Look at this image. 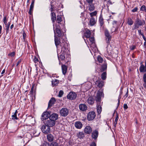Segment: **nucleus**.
Returning <instances> with one entry per match:
<instances>
[{"label":"nucleus","mask_w":146,"mask_h":146,"mask_svg":"<svg viewBox=\"0 0 146 146\" xmlns=\"http://www.w3.org/2000/svg\"><path fill=\"white\" fill-rule=\"evenodd\" d=\"M76 96L77 94L75 92H71L67 95V98L69 100H73L75 99Z\"/></svg>","instance_id":"obj_8"},{"label":"nucleus","mask_w":146,"mask_h":146,"mask_svg":"<svg viewBox=\"0 0 146 146\" xmlns=\"http://www.w3.org/2000/svg\"><path fill=\"white\" fill-rule=\"evenodd\" d=\"M84 131L86 134H89L92 132V129L90 126H88L85 128Z\"/></svg>","instance_id":"obj_13"},{"label":"nucleus","mask_w":146,"mask_h":146,"mask_svg":"<svg viewBox=\"0 0 146 146\" xmlns=\"http://www.w3.org/2000/svg\"><path fill=\"white\" fill-rule=\"evenodd\" d=\"M89 41L91 42L90 45L92 44H93L94 43V38L93 37H92L90 38H89Z\"/></svg>","instance_id":"obj_37"},{"label":"nucleus","mask_w":146,"mask_h":146,"mask_svg":"<svg viewBox=\"0 0 146 146\" xmlns=\"http://www.w3.org/2000/svg\"><path fill=\"white\" fill-rule=\"evenodd\" d=\"M76 136L80 139L83 138L84 136V134L82 132H79L77 134Z\"/></svg>","instance_id":"obj_27"},{"label":"nucleus","mask_w":146,"mask_h":146,"mask_svg":"<svg viewBox=\"0 0 146 146\" xmlns=\"http://www.w3.org/2000/svg\"><path fill=\"white\" fill-rule=\"evenodd\" d=\"M56 100L54 98H52L49 100L48 106V108H50L55 103Z\"/></svg>","instance_id":"obj_10"},{"label":"nucleus","mask_w":146,"mask_h":146,"mask_svg":"<svg viewBox=\"0 0 146 146\" xmlns=\"http://www.w3.org/2000/svg\"><path fill=\"white\" fill-rule=\"evenodd\" d=\"M107 64L105 62L104 64L102 66V71H104L107 69Z\"/></svg>","instance_id":"obj_32"},{"label":"nucleus","mask_w":146,"mask_h":146,"mask_svg":"<svg viewBox=\"0 0 146 146\" xmlns=\"http://www.w3.org/2000/svg\"><path fill=\"white\" fill-rule=\"evenodd\" d=\"M62 21V20L61 17L60 16L58 15L57 16L56 22L58 24H60Z\"/></svg>","instance_id":"obj_31"},{"label":"nucleus","mask_w":146,"mask_h":146,"mask_svg":"<svg viewBox=\"0 0 146 146\" xmlns=\"http://www.w3.org/2000/svg\"><path fill=\"white\" fill-rule=\"evenodd\" d=\"M137 24L139 25H142L145 24V21L144 20H141L138 19L137 21Z\"/></svg>","instance_id":"obj_25"},{"label":"nucleus","mask_w":146,"mask_h":146,"mask_svg":"<svg viewBox=\"0 0 146 146\" xmlns=\"http://www.w3.org/2000/svg\"><path fill=\"white\" fill-rule=\"evenodd\" d=\"M79 107L80 110L82 111H85L87 109V106L85 104H80Z\"/></svg>","instance_id":"obj_12"},{"label":"nucleus","mask_w":146,"mask_h":146,"mask_svg":"<svg viewBox=\"0 0 146 146\" xmlns=\"http://www.w3.org/2000/svg\"><path fill=\"white\" fill-rule=\"evenodd\" d=\"M104 34L105 36V39L106 43H107V45H108L110 42L111 36L110 34L108 31L107 29H105V30Z\"/></svg>","instance_id":"obj_2"},{"label":"nucleus","mask_w":146,"mask_h":146,"mask_svg":"<svg viewBox=\"0 0 146 146\" xmlns=\"http://www.w3.org/2000/svg\"><path fill=\"white\" fill-rule=\"evenodd\" d=\"M133 22L132 20V19L130 18H129L127 19V23L129 25H131L133 24Z\"/></svg>","instance_id":"obj_30"},{"label":"nucleus","mask_w":146,"mask_h":146,"mask_svg":"<svg viewBox=\"0 0 146 146\" xmlns=\"http://www.w3.org/2000/svg\"><path fill=\"white\" fill-rule=\"evenodd\" d=\"M128 106L127 104H124L123 105V108L125 110H126L128 108Z\"/></svg>","instance_id":"obj_55"},{"label":"nucleus","mask_w":146,"mask_h":146,"mask_svg":"<svg viewBox=\"0 0 146 146\" xmlns=\"http://www.w3.org/2000/svg\"><path fill=\"white\" fill-rule=\"evenodd\" d=\"M35 0H32V2L30 6L29 10V14L31 15L32 13V11L34 6Z\"/></svg>","instance_id":"obj_15"},{"label":"nucleus","mask_w":146,"mask_h":146,"mask_svg":"<svg viewBox=\"0 0 146 146\" xmlns=\"http://www.w3.org/2000/svg\"><path fill=\"white\" fill-rule=\"evenodd\" d=\"M87 1L89 4L92 3L93 0H86Z\"/></svg>","instance_id":"obj_58"},{"label":"nucleus","mask_w":146,"mask_h":146,"mask_svg":"<svg viewBox=\"0 0 146 146\" xmlns=\"http://www.w3.org/2000/svg\"><path fill=\"white\" fill-rule=\"evenodd\" d=\"M62 72L64 75L66 72L67 70V67L65 65H62Z\"/></svg>","instance_id":"obj_22"},{"label":"nucleus","mask_w":146,"mask_h":146,"mask_svg":"<svg viewBox=\"0 0 146 146\" xmlns=\"http://www.w3.org/2000/svg\"><path fill=\"white\" fill-rule=\"evenodd\" d=\"M97 60L100 63H102L103 61V58L100 56H98Z\"/></svg>","instance_id":"obj_36"},{"label":"nucleus","mask_w":146,"mask_h":146,"mask_svg":"<svg viewBox=\"0 0 146 146\" xmlns=\"http://www.w3.org/2000/svg\"><path fill=\"white\" fill-rule=\"evenodd\" d=\"M99 22L100 27H102L104 24V22L103 18L102 16H100V17Z\"/></svg>","instance_id":"obj_28"},{"label":"nucleus","mask_w":146,"mask_h":146,"mask_svg":"<svg viewBox=\"0 0 146 146\" xmlns=\"http://www.w3.org/2000/svg\"><path fill=\"white\" fill-rule=\"evenodd\" d=\"M138 32L139 33V34L141 35H143V34L141 33V30H138Z\"/></svg>","instance_id":"obj_63"},{"label":"nucleus","mask_w":146,"mask_h":146,"mask_svg":"<svg viewBox=\"0 0 146 146\" xmlns=\"http://www.w3.org/2000/svg\"><path fill=\"white\" fill-rule=\"evenodd\" d=\"M67 44V43L64 40H62L61 42L60 46L62 47H66V45Z\"/></svg>","instance_id":"obj_29"},{"label":"nucleus","mask_w":146,"mask_h":146,"mask_svg":"<svg viewBox=\"0 0 146 146\" xmlns=\"http://www.w3.org/2000/svg\"><path fill=\"white\" fill-rule=\"evenodd\" d=\"M65 54H60V56H58V58L59 62H60V60H64L65 58L64 56Z\"/></svg>","instance_id":"obj_24"},{"label":"nucleus","mask_w":146,"mask_h":146,"mask_svg":"<svg viewBox=\"0 0 146 146\" xmlns=\"http://www.w3.org/2000/svg\"><path fill=\"white\" fill-rule=\"evenodd\" d=\"M58 115L56 113H53L51 115H49V118L51 119L52 120L56 121L58 118Z\"/></svg>","instance_id":"obj_9"},{"label":"nucleus","mask_w":146,"mask_h":146,"mask_svg":"<svg viewBox=\"0 0 146 146\" xmlns=\"http://www.w3.org/2000/svg\"><path fill=\"white\" fill-rule=\"evenodd\" d=\"M101 78L103 80H105L106 78V72H104L101 75Z\"/></svg>","instance_id":"obj_35"},{"label":"nucleus","mask_w":146,"mask_h":146,"mask_svg":"<svg viewBox=\"0 0 146 146\" xmlns=\"http://www.w3.org/2000/svg\"><path fill=\"white\" fill-rule=\"evenodd\" d=\"M7 21V18L6 17H4L3 18V21Z\"/></svg>","instance_id":"obj_64"},{"label":"nucleus","mask_w":146,"mask_h":146,"mask_svg":"<svg viewBox=\"0 0 146 146\" xmlns=\"http://www.w3.org/2000/svg\"><path fill=\"white\" fill-rule=\"evenodd\" d=\"M117 21H113L112 24L113 25V26L116 27L117 26Z\"/></svg>","instance_id":"obj_52"},{"label":"nucleus","mask_w":146,"mask_h":146,"mask_svg":"<svg viewBox=\"0 0 146 146\" xmlns=\"http://www.w3.org/2000/svg\"><path fill=\"white\" fill-rule=\"evenodd\" d=\"M142 37L144 39V40L145 41V42H146V38L144 35L143 34L142 35Z\"/></svg>","instance_id":"obj_62"},{"label":"nucleus","mask_w":146,"mask_h":146,"mask_svg":"<svg viewBox=\"0 0 146 146\" xmlns=\"http://www.w3.org/2000/svg\"><path fill=\"white\" fill-rule=\"evenodd\" d=\"M43 146H49V145L47 143H44L43 144Z\"/></svg>","instance_id":"obj_60"},{"label":"nucleus","mask_w":146,"mask_h":146,"mask_svg":"<svg viewBox=\"0 0 146 146\" xmlns=\"http://www.w3.org/2000/svg\"><path fill=\"white\" fill-rule=\"evenodd\" d=\"M135 48V46L133 45L130 47V49L131 50H133Z\"/></svg>","instance_id":"obj_54"},{"label":"nucleus","mask_w":146,"mask_h":146,"mask_svg":"<svg viewBox=\"0 0 146 146\" xmlns=\"http://www.w3.org/2000/svg\"><path fill=\"white\" fill-rule=\"evenodd\" d=\"M94 99L92 97H89L87 100V102L89 104L92 105L94 102Z\"/></svg>","instance_id":"obj_17"},{"label":"nucleus","mask_w":146,"mask_h":146,"mask_svg":"<svg viewBox=\"0 0 146 146\" xmlns=\"http://www.w3.org/2000/svg\"><path fill=\"white\" fill-rule=\"evenodd\" d=\"M63 94V92L62 90H60L58 96L60 97H62Z\"/></svg>","instance_id":"obj_44"},{"label":"nucleus","mask_w":146,"mask_h":146,"mask_svg":"<svg viewBox=\"0 0 146 146\" xmlns=\"http://www.w3.org/2000/svg\"><path fill=\"white\" fill-rule=\"evenodd\" d=\"M117 28L116 27L113 26L111 29V32L112 33L113 32H116Z\"/></svg>","instance_id":"obj_38"},{"label":"nucleus","mask_w":146,"mask_h":146,"mask_svg":"<svg viewBox=\"0 0 146 146\" xmlns=\"http://www.w3.org/2000/svg\"><path fill=\"white\" fill-rule=\"evenodd\" d=\"M66 47L61 48V53L65 54L66 52Z\"/></svg>","instance_id":"obj_39"},{"label":"nucleus","mask_w":146,"mask_h":146,"mask_svg":"<svg viewBox=\"0 0 146 146\" xmlns=\"http://www.w3.org/2000/svg\"><path fill=\"white\" fill-rule=\"evenodd\" d=\"M56 29H60V25H56Z\"/></svg>","instance_id":"obj_57"},{"label":"nucleus","mask_w":146,"mask_h":146,"mask_svg":"<svg viewBox=\"0 0 146 146\" xmlns=\"http://www.w3.org/2000/svg\"><path fill=\"white\" fill-rule=\"evenodd\" d=\"M44 124L49 127H52L56 124V122L49 118L44 121Z\"/></svg>","instance_id":"obj_4"},{"label":"nucleus","mask_w":146,"mask_h":146,"mask_svg":"<svg viewBox=\"0 0 146 146\" xmlns=\"http://www.w3.org/2000/svg\"><path fill=\"white\" fill-rule=\"evenodd\" d=\"M94 9V7L93 4L90 5L89 8V10L90 11H92Z\"/></svg>","instance_id":"obj_40"},{"label":"nucleus","mask_w":146,"mask_h":146,"mask_svg":"<svg viewBox=\"0 0 146 146\" xmlns=\"http://www.w3.org/2000/svg\"><path fill=\"white\" fill-rule=\"evenodd\" d=\"M12 117V119L13 120L18 119L17 117V114H16V113H14V114L13 115Z\"/></svg>","instance_id":"obj_42"},{"label":"nucleus","mask_w":146,"mask_h":146,"mask_svg":"<svg viewBox=\"0 0 146 146\" xmlns=\"http://www.w3.org/2000/svg\"><path fill=\"white\" fill-rule=\"evenodd\" d=\"M143 80L144 82L145 83H146V73L143 75Z\"/></svg>","instance_id":"obj_48"},{"label":"nucleus","mask_w":146,"mask_h":146,"mask_svg":"<svg viewBox=\"0 0 146 146\" xmlns=\"http://www.w3.org/2000/svg\"><path fill=\"white\" fill-rule=\"evenodd\" d=\"M97 14V13L96 11H94L90 13V15L91 17H92L93 16H95Z\"/></svg>","instance_id":"obj_45"},{"label":"nucleus","mask_w":146,"mask_h":146,"mask_svg":"<svg viewBox=\"0 0 146 146\" xmlns=\"http://www.w3.org/2000/svg\"><path fill=\"white\" fill-rule=\"evenodd\" d=\"M146 9V7L144 5H143L140 8V10L141 11H145V12Z\"/></svg>","instance_id":"obj_41"},{"label":"nucleus","mask_w":146,"mask_h":146,"mask_svg":"<svg viewBox=\"0 0 146 146\" xmlns=\"http://www.w3.org/2000/svg\"><path fill=\"white\" fill-rule=\"evenodd\" d=\"M98 131L95 130L92 133V137L94 139H96L98 137Z\"/></svg>","instance_id":"obj_18"},{"label":"nucleus","mask_w":146,"mask_h":146,"mask_svg":"<svg viewBox=\"0 0 146 146\" xmlns=\"http://www.w3.org/2000/svg\"><path fill=\"white\" fill-rule=\"evenodd\" d=\"M50 3L51 8L50 9V10L51 12H53L52 11L54 9V5L52 4V1Z\"/></svg>","instance_id":"obj_47"},{"label":"nucleus","mask_w":146,"mask_h":146,"mask_svg":"<svg viewBox=\"0 0 146 146\" xmlns=\"http://www.w3.org/2000/svg\"><path fill=\"white\" fill-rule=\"evenodd\" d=\"M138 10V8L137 7H135L132 10V12H135L137 11Z\"/></svg>","instance_id":"obj_53"},{"label":"nucleus","mask_w":146,"mask_h":146,"mask_svg":"<svg viewBox=\"0 0 146 146\" xmlns=\"http://www.w3.org/2000/svg\"><path fill=\"white\" fill-rule=\"evenodd\" d=\"M95 117V113L93 111L89 112L88 113L87 116L88 120L89 121L93 120L94 119Z\"/></svg>","instance_id":"obj_5"},{"label":"nucleus","mask_w":146,"mask_h":146,"mask_svg":"<svg viewBox=\"0 0 146 146\" xmlns=\"http://www.w3.org/2000/svg\"><path fill=\"white\" fill-rule=\"evenodd\" d=\"M121 98V97L120 96H119V98H118V105H119V103H120V99Z\"/></svg>","instance_id":"obj_61"},{"label":"nucleus","mask_w":146,"mask_h":146,"mask_svg":"<svg viewBox=\"0 0 146 146\" xmlns=\"http://www.w3.org/2000/svg\"><path fill=\"white\" fill-rule=\"evenodd\" d=\"M47 138L48 141L49 142H52L53 141L54 137L52 134H49L47 135Z\"/></svg>","instance_id":"obj_19"},{"label":"nucleus","mask_w":146,"mask_h":146,"mask_svg":"<svg viewBox=\"0 0 146 146\" xmlns=\"http://www.w3.org/2000/svg\"><path fill=\"white\" fill-rule=\"evenodd\" d=\"M96 23V21L94 18L93 17H92L90 21V24L91 26H93L95 25Z\"/></svg>","instance_id":"obj_23"},{"label":"nucleus","mask_w":146,"mask_h":146,"mask_svg":"<svg viewBox=\"0 0 146 146\" xmlns=\"http://www.w3.org/2000/svg\"><path fill=\"white\" fill-rule=\"evenodd\" d=\"M90 146H96V144L94 142L91 143Z\"/></svg>","instance_id":"obj_59"},{"label":"nucleus","mask_w":146,"mask_h":146,"mask_svg":"<svg viewBox=\"0 0 146 146\" xmlns=\"http://www.w3.org/2000/svg\"><path fill=\"white\" fill-rule=\"evenodd\" d=\"M51 20L53 23L55 22V20H56V15L54 12L51 13Z\"/></svg>","instance_id":"obj_26"},{"label":"nucleus","mask_w":146,"mask_h":146,"mask_svg":"<svg viewBox=\"0 0 146 146\" xmlns=\"http://www.w3.org/2000/svg\"><path fill=\"white\" fill-rule=\"evenodd\" d=\"M91 34V33L89 29H87L84 33V35L86 37L88 38L90 37Z\"/></svg>","instance_id":"obj_21"},{"label":"nucleus","mask_w":146,"mask_h":146,"mask_svg":"<svg viewBox=\"0 0 146 146\" xmlns=\"http://www.w3.org/2000/svg\"><path fill=\"white\" fill-rule=\"evenodd\" d=\"M74 126L76 128L80 129L82 128L83 125L81 122L77 121L75 122Z\"/></svg>","instance_id":"obj_14"},{"label":"nucleus","mask_w":146,"mask_h":146,"mask_svg":"<svg viewBox=\"0 0 146 146\" xmlns=\"http://www.w3.org/2000/svg\"><path fill=\"white\" fill-rule=\"evenodd\" d=\"M8 55L11 57H13L15 55V52H13L11 53L8 54Z\"/></svg>","instance_id":"obj_46"},{"label":"nucleus","mask_w":146,"mask_h":146,"mask_svg":"<svg viewBox=\"0 0 146 146\" xmlns=\"http://www.w3.org/2000/svg\"><path fill=\"white\" fill-rule=\"evenodd\" d=\"M95 83L99 88H102L104 85V81L101 80H97L95 82Z\"/></svg>","instance_id":"obj_11"},{"label":"nucleus","mask_w":146,"mask_h":146,"mask_svg":"<svg viewBox=\"0 0 146 146\" xmlns=\"http://www.w3.org/2000/svg\"><path fill=\"white\" fill-rule=\"evenodd\" d=\"M22 61V59H19V60L17 62V63L16 64V66H18V65H19V64H20L21 62Z\"/></svg>","instance_id":"obj_50"},{"label":"nucleus","mask_w":146,"mask_h":146,"mask_svg":"<svg viewBox=\"0 0 146 146\" xmlns=\"http://www.w3.org/2000/svg\"><path fill=\"white\" fill-rule=\"evenodd\" d=\"M50 115V113L49 112H44L42 115L41 119L43 121L46 120V119H48V118H49Z\"/></svg>","instance_id":"obj_7"},{"label":"nucleus","mask_w":146,"mask_h":146,"mask_svg":"<svg viewBox=\"0 0 146 146\" xmlns=\"http://www.w3.org/2000/svg\"><path fill=\"white\" fill-rule=\"evenodd\" d=\"M50 146H59L58 143L56 142H52L50 145Z\"/></svg>","instance_id":"obj_43"},{"label":"nucleus","mask_w":146,"mask_h":146,"mask_svg":"<svg viewBox=\"0 0 146 146\" xmlns=\"http://www.w3.org/2000/svg\"><path fill=\"white\" fill-rule=\"evenodd\" d=\"M23 38L24 40H25V37L26 36V34L25 32H24L23 34Z\"/></svg>","instance_id":"obj_56"},{"label":"nucleus","mask_w":146,"mask_h":146,"mask_svg":"<svg viewBox=\"0 0 146 146\" xmlns=\"http://www.w3.org/2000/svg\"><path fill=\"white\" fill-rule=\"evenodd\" d=\"M103 95L104 94L103 92L98 91L95 97L96 101L97 103V112L98 114L100 113L102 111V107L101 106L102 105V103H101V96H103Z\"/></svg>","instance_id":"obj_1"},{"label":"nucleus","mask_w":146,"mask_h":146,"mask_svg":"<svg viewBox=\"0 0 146 146\" xmlns=\"http://www.w3.org/2000/svg\"><path fill=\"white\" fill-rule=\"evenodd\" d=\"M41 129L42 132L46 134L50 133L51 130L50 128L46 125L42 126Z\"/></svg>","instance_id":"obj_3"},{"label":"nucleus","mask_w":146,"mask_h":146,"mask_svg":"<svg viewBox=\"0 0 146 146\" xmlns=\"http://www.w3.org/2000/svg\"><path fill=\"white\" fill-rule=\"evenodd\" d=\"M118 118H119L118 115L117 114L116 116L114 122V126L115 127H116V125L117 123V121L118 120Z\"/></svg>","instance_id":"obj_33"},{"label":"nucleus","mask_w":146,"mask_h":146,"mask_svg":"<svg viewBox=\"0 0 146 146\" xmlns=\"http://www.w3.org/2000/svg\"><path fill=\"white\" fill-rule=\"evenodd\" d=\"M128 89H127V92L126 93V94L124 96V97L125 98H127V97L128 96Z\"/></svg>","instance_id":"obj_51"},{"label":"nucleus","mask_w":146,"mask_h":146,"mask_svg":"<svg viewBox=\"0 0 146 146\" xmlns=\"http://www.w3.org/2000/svg\"><path fill=\"white\" fill-rule=\"evenodd\" d=\"M54 42L55 45L57 47L60 44L61 42H60V39L58 38L55 35H54Z\"/></svg>","instance_id":"obj_16"},{"label":"nucleus","mask_w":146,"mask_h":146,"mask_svg":"<svg viewBox=\"0 0 146 146\" xmlns=\"http://www.w3.org/2000/svg\"><path fill=\"white\" fill-rule=\"evenodd\" d=\"M60 113L62 116L65 117L68 114L69 111L66 108H63L60 111Z\"/></svg>","instance_id":"obj_6"},{"label":"nucleus","mask_w":146,"mask_h":146,"mask_svg":"<svg viewBox=\"0 0 146 146\" xmlns=\"http://www.w3.org/2000/svg\"><path fill=\"white\" fill-rule=\"evenodd\" d=\"M58 82L59 80L56 79L53 80L52 81V84L53 86L56 85Z\"/></svg>","instance_id":"obj_34"},{"label":"nucleus","mask_w":146,"mask_h":146,"mask_svg":"<svg viewBox=\"0 0 146 146\" xmlns=\"http://www.w3.org/2000/svg\"><path fill=\"white\" fill-rule=\"evenodd\" d=\"M54 31L55 35L56 32L57 34V36L59 37L61 36L62 35V33L60 29H56L55 30L54 29Z\"/></svg>","instance_id":"obj_20"},{"label":"nucleus","mask_w":146,"mask_h":146,"mask_svg":"<svg viewBox=\"0 0 146 146\" xmlns=\"http://www.w3.org/2000/svg\"><path fill=\"white\" fill-rule=\"evenodd\" d=\"M33 61L35 62V63L37 62L38 61V59L36 56H35L33 59Z\"/></svg>","instance_id":"obj_49"}]
</instances>
